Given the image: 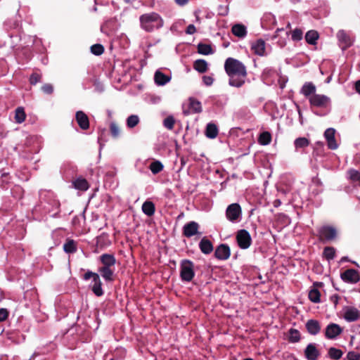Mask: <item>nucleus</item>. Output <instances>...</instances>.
Wrapping results in <instances>:
<instances>
[{
  "label": "nucleus",
  "mask_w": 360,
  "mask_h": 360,
  "mask_svg": "<svg viewBox=\"0 0 360 360\" xmlns=\"http://www.w3.org/2000/svg\"><path fill=\"white\" fill-rule=\"evenodd\" d=\"M26 114L22 107H18L15 111V121L16 123L20 124L25 121Z\"/></svg>",
  "instance_id": "2f4dec72"
},
{
  "label": "nucleus",
  "mask_w": 360,
  "mask_h": 360,
  "mask_svg": "<svg viewBox=\"0 0 360 360\" xmlns=\"http://www.w3.org/2000/svg\"><path fill=\"white\" fill-rule=\"evenodd\" d=\"M174 120L172 117H167L164 120V126L168 129H172L174 127Z\"/></svg>",
  "instance_id": "de8ad7c7"
},
{
  "label": "nucleus",
  "mask_w": 360,
  "mask_h": 360,
  "mask_svg": "<svg viewBox=\"0 0 360 360\" xmlns=\"http://www.w3.org/2000/svg\"><path fill=\"white\" fill-rule=\"evenodd\" d=\"M8 316V311L6 309H0V322L5 321Z\"/></svg>",
  "instance_id": "3c124183"
},
{
  "label": "nucleus",
  "mask_w": 360,
  "mask_h": 360,
  "mask_svg": "<svg viewBox=\"0 0 360 360\" xmlns=\"http://www.w3.org/2000/svg\"><path fill=\"white\" fill-rule=\"evenodd\" d=\"M282 30H283V29H277L276 32L278 33L280 31H282Z\"/></svg>",
  "instance_id": "680f3d73"
},
{
  "label": "nucleus",
  "mask_w": 360,
  "mask_h": 360,
  "mask_svg": "<svg viewBox=\"0 0 360 360\" xmlns=\"http://www.w3.org/2000/svg\"><path fill=\"white\" fill-rule=\"evenodd\" d=\"M193 264L188 260L181 262V279L190 281L194 276Z\"/></svg>",
  "instance_id": "1a4fd4ad"
},
{
  "label": "nucleus",
  "mask_w": 360,
  "mask_h": 360,
  "mask_svg": "<svg viewBox=\"0 0 360 360\" xmlns=\"http://www.w3.org/2000/svg\"><path fill=\"white\" fill-rule=\"evenodd\" d=\"M236 240L241 249H248L252 243V238L249 232L245 229L239 230L236 234Z\"/></svg>",
  "instance_id": "423d86ee"
},
{
  "label": "nucleus",
  "mask_w": 360,
  "mask_h": 360,
  "mask_svg": "<svg viewBox=\"0 0 360 360\" xmlns=\"http://www.w3.org/2000/svg\"><path fill=\"white\" fill-rule=\"evenodd\" d=\"M309 145V141L304 137L297 138L295 141V146L296 148H305L307 147Z\"/></svg>",
  "instance_id": "79ce46f5"
},
{
  "label": "nucleus",
  "mask_w": 360,
  "mask_h": 360,
  "mask_svg": "<svg viewBox=\"0 0 360 360\" xmlns=\"http://www.w3.org/2000/svg\"><path fill=\"white\" fill-rule=\"evenodd\" d=\"M154 79L157 85L163 86L169 82L170 77L160 70H157L154 75Z\"/></svg>",
  "instance_id": "4be33fe9"
},
{
  "label": "nucleus",
  "mask_w": 360,
  "mask_h": 360,
  "mask_svg": "<svg viewBox=\"0 0 360 360\" xmlns=\"http://www.w3.org/2000/svg\"><path fill=\"white\" fill-rule=\"evenodd\" d=\"M91 51L96 56H100L103 53L104 48L101 44H96L91 46Z\"/></svg>",
  "instance_id": "a18cd8bd"
},
{
  "label": "nucleus",
  "mask_w": 360,
  "mask_h": 360,
  "mask_svg": "<svg viewBox=\"0 0 360 360\" xmlns=\"http://www.w3.org/2000/svg\"><path fill=\"white\" fill-rule=\"evenodd\" d=\"M92 278L91 290L96 296H101L103 294L102 289V283L100 279V276L98 274L94 273L91 271H88L84 275V280H89Z\"/></svg>",
  "instance_id": "7ed1b4c3"
},
{
  "label": "nucleus",
  "mask_w": 360,
  "mask_h": 360,
  "mask_svg": "<svg viewBox=\"0 0 360 360\" xmlns=\"http://www.w3.org/2000/svg\"><path fill=\"white\" fill-rule=\"evenodd\" d=\"M2 298H3V294H2L1 290H0V301L2 300Z\"/></svg>",
  "instance_id": "bf43d9fd"
},
{
  "label": "nucleus",
  "mask_w": 360,
  "mask_h": 360,
  "mask_svg": "<svg viewBox=\"0 0 360 360\" xmlns=\"http://www.w3.org/2000/svg\"><path fill=\"white\" fill-rule=\"evenodd\" d=\"M328 354L330 359L338 360L342 358L343 352L340 349L330 347L328 349Z\"/></svg>",
  "instance_id": "c9c22d12"
},
{
  "label": "nucleus",
  "mask_w": 360,
  "mask_h": 360,
  "mask_svg": "<svg viewBox=\"0 0 360 360\" xmlns=\"http://www.w3.org/2000/svg\"><path fill=\"white\" fill-rule=\"evenodd\" d=\"M141 27L146 32H152L163 25V20L156 13H146L140 17Z\"/></svg>",
  "instance_id": "f03ea898"
},
{
  "label": "nucleus",
  "mask_w": 360,
  "mask_h": 360,
  "mask_svg": "<svg viewBox=\"0 0 360 360\" xmlns=\"http://www.w3.org/2000/svg\"><path fill=\"white\" fill-rule=\"evenodd\" d=\"M311 105L318 108H326L330 103L329 97L322 94H314L309 97Z\"/></svg>",
  "instance_id": "0eeeda50"
},
{
  "label": "nucleus",
  "mask_w": 360,
  "mask_h": 360,
  "mask_svg": "<svg viewBox=\"0 0 360 360\" xmlns=\"http://www.w3.org/2000/svg\"><path fill=\"white\" fill-rule=\"evenodd\" d=\"M271 141V135L269 131L262 132L259 138L258 142L260 145L266 146L269 145Z\"/></svg>",
  "instance_id": "72a5a7b5"
},
{
  "label": "nucleus",
  "mask_w": 360,
  "mask_h": 360,
  "mask_svg": "<svg viewBox=\"0 0 360 360\" xmlns=\"http://www.w3.org/2000/svg\"><path fill=\"white\" fill-rule=\"evenodd\" d=\"M215 257L221 260H226L231 255L230 248L227 245L221 244L219 245L214 252Z\"/></svg>",
  "instance_id": "4468645a"
},
{
  "label": "nucleus",
  "mask_w": 360,
  "mask_h": 360,
  "mask_svg": "<svg viewBox=\"0 0 360 360\" xmlns=\"http://www.w3.org/2000/svg\"><path fill=\"white\" fill-rule=\"evenodd\" d=\"M343 332V328L338 324L330 323L325 328L324 335L326 339L335 340Z\"/></svg>",
  "instance_id": "39448f33"
},
{
  "label": "nucleus",
  "mask_w": 360,
  "mask_h": 360,
  "mask_svg": "<svg viewBox=\"0 0 360 360\" xmlns=\"http://www.w3.org/2000/svg\"><path fill=\"white\" fill-rule=\"evenodd\" d=\"M343 318L347 322H353L360 319V311L352 306H345L342 309Z\"/></svg>",
  "instance_id": "6e6552de"
},
{
  "label": "nucleus",
  "mask_w": 360,
  "mask_h": 360,
  "mask_svg": "<svg viewBox=\"0 0 360 360\" xmlns=\"http://www.w3.org/2000/svg\"><path fill=\"white\" fill-rule=\"evenodd\" d=\"M319 236L321 239L331 240L336 237V230L331 226H323L320 229Z\"/></svg>",
  "instance_id": "f8f14e48"
},
{
  "label": "nucleus",
  "mask_w": 360,
  "mask_h": 360,
  "mask_svg": "<svg viewBox=\"0 0 360 360\" xmlns=\"http://www.w3.org/2000/svg\"><path fill=\"white\" fill-rule=\"evenodd\" d=\"M337 37L343 49L348 48L352 44V39L344 30H340L337 33Z\"/></svg>",
  "instance_id": "6ab92c4d"
},
{
  "label": "nucleus",
  "mask_w": 360,
  "mask_h": 360,
  "mask_svg": "<svg viewBox=\"0 0 360 360\" xmlns=\"http://www.w3.org/2000/svg\"><path fill=\"white\" fill-rule=\"evenodd\" d=\"M101 262L103 264L102 267L114 268L116 263V259L114 255L110 254H103L100 257Z\"/></svg>",
  "instance_id": "aec40b11"
},
{
  "label": "nucleus",
  "mask_w": 360,
  "mask_h": 360,
  "mask_svg": "<svg viewBox=\"0 0 360 360\" xmlns=\"http://www.w3.org/2000/svg\"><path fill=\"white\" fill-rule=\"evenodd\" d=\"M307 332L311 335H316L321 331V324L319 321L309 319L306 323Z\"/></svg>",
  "instance_id": "f3484780"
},
{
  "label": "nucleus",
  "mask_w": 360,
  "mask_h": 360,
  "mask_svg": "<svg viewBox=\"0 0 360 360\" xmlns=\"http://www.w3.org/2000/svg\"><path fill=\"white\" fill-rule=\"evenodd\" d=\"M268 71H269L268 70H264V73L266 74Z\"/></svg>",
  "instance_id": "338daca9"
},
{
  "label": "nucleus",
  "mask_w": 360,
  "mask_h": 360,
  "mask_svg": "<svg viewBox=\"0 0 360 360\" xmlns=\"http://www.w3.org/2000/svg\"><path fill=\"white\" fill-rule=\"evenodd\" d=\"M347 360H360V353L350 351L347 354Z\"/></svg>",
  "instance_id": "09e8293b"
},
{
  "label": "nucleus",
  "mask_w": 360,
  "mask_h": 360,
  "mask_svg": "<svg viewBox=\"0 0 360 360\" xmlns=\"http://www.w3.org/2000/svg\"><path fill=\"white\" fill-rule=\"evenodd\" d=\"M195 32H196V28L192 24L189 25L186 29V33L188 34H193L195 33Z\"/></svg>",
  "instance_id": "5fc2aeb1"
},
{
  "label": "nucleus",
  "mask_w": 360,
  "mask_h": 360,
  "mask_svg": "<svg viewBox=\"0 0 360 360\" xmlns=\"http://www.w3.org/2000/svg\"><path fill=\"white\" fill-rule=\"evenodd\" d=\"M303 37V32L300 28L295 29L291 33V38L295 41H300Z\"/></svg>",
  "instance_id": "c03bdc74"
},
{
  "label": "nucleus",
  "mask_w": 360,
  "mask_h": 360,
  "mask_svg": "<svg viewBox=\"0 0 360 360\" xmlns=\"http://www.w3.org/2000/svg\"><path fill=\"white\" fill-rule=\"evenodd\" d=\"M300 340V332L295 328H290L289 330V336H288V340L290 342H297Z\"/></svg>",
  "instance_id": "4c0bfd02"
},
{
  "label": "nucleus",
  "mask_w": 360,
  "mask_h": 360,
  "mask_svg": "<svg viewBox=\"0 0 360 360\" xmlns=\"http://www.w3.org/2000/svg\"><path fill=\"white\" fill-rule=\"evenodd\" d=\"M335 250L332 247H326L323 250V256L327 260H331L334 258Z\"/></svg>",
  "instance_id": "37998d69"
},
{
  "label": "nucleus",
  "mask_w": 360,
  "mask_h": 360,
  "mask_svg": "<svg viewBox=\"0 0 360 360\" xmlns=\"http://www.w3.org/2000/svg\"><path fill=\"white\" fill-rule=\"evenodd\" d=\"M253 53L259 56H264L266 51V44L263 39H257L251 44Z\"/></svg>",
  "instance_id": "ddd939ff"
},
{
  "label": "nucleus",
  "mask_w": 360,
  "mask_h": 360,
  "mask_svg": "<svg viewBox=\"0 0 360 360\" xmlns=\"http://www.w3.org/2000/svg\"><path fill=\"white\" fill-rule=\"evenodd\" d=\"M319 37V33L316 31L309 30L305 34V39L308 44L315 45Z\"/></svg>",
  "instance_id": "cd10ccee"
},
{
  "label": "nucleus",
  "mask_w": 360,
  "mask_h": 360,
  "mask_svg": "<svg viewBox=\"0 0 360 360\" xmlns=\"http://www.w3.org/2000/svg\"><path fill=\"white\" fill-rule=\"evenodd\" d=\"M242 215V210L239 204L232 203L226 210V217L229 221L236 223L240 221Z\"/></svg>",
  "instance_id": "20e7f679"
},
{
  "label": "nucleus",
  "mask_w": 360,
  "mask_h": 360,
  "mask_svg": "<svg viewBox=\"0 0 360 360\" xmlns=\"http://www.w3.org/2000/svg\"><path fill=\"white\" fill-rule=\"evenodd\" d=\"M273 205L275 207H278L281 205V201L278 199H276L273 202Z\"/></svg>",
  "instance_id": "6e6d98bb"
},
{
  "label": "nucleus",
  "mask_w": 360,
  "mask_h": 360,
  "mask_svg": "<svg viewBox=\"0 0 360 360\" xmlns=\"http://www.w3.org/2000/svg\"><path fill=\"white\" fill-rule=\"evenodd\" d=\"M304 355L308 360H317L319 356V352L316 345L314 343L309 344L304 350Z\"/></svg>",
  "instance_id": "a211bd4d"
},
{
  "label": "nucleus",
  "mask_w": 360,
  "mask_h": 360,
  "mask_svg": "<svg viewBox=\"0 0 360 360\" xmlns=\"http://www.w3.org/2000/svg\"><path fill=\"white\" fill-rule=\"evenodd\" d=\"M110 129L111 134L113 137L117 138L119 136L120 130L116 123L111 122L110 124Z\"/></svg>",
  "instance_id": "49530a36"
},
{
  "label": "nucleus",
  "mask_w": 360,
  "mask_h": 360,
  "mask_svg": "<svg viewBox=\"0 0 360 360\" xmlns=\"http://www.w3.org/2000/svg\"><path fill=\"white\" fill-rule=\"evenodd\" d=\"M76 121L82 129L86 130L89 127L88 116L82 110H79L75 115Z\"/></svg>",
  "instance_id": "dca6fc26"
},
{
  "label": "nucleus",
  "mask_w": 360,
  "mask_h": 360,
  "mask_svg": "<svg viewBox=\"0 0 360 360\" xmlns=\"http://www.w3.org/2000/svg\"><path fill=\"white\" fill-rule=\"evenodd\" d=\"M198 52L202 55H210L213 53V51L210 45L201 43L198 45Z\"/></svg>",
  "instance_id": "e433bc0d"
},
{
  "label": "nucleus",
  "mask_w": 360,
  "mask_h": 360,
  "mask_svg": "<svg viewBox=\"0 0 360 360\" xmlns=\"http://www.w3.org/2000/svg\"><path fill=\"white\" fill-rule=\"evenodd\" d=\"M347 257H343L342 258V261H347Z\"/></svg>",
  "instance_id": "e2e57ef3"
},
{
  "label": "nucleus",
  "mask_w": 360,
  "mask_h": 360,
  "mask_svg": "<svg viewBox=\"0 0 360 360\" xmlns=\"http://www.w3.org/2000/svg\"><path fill=\"white\" fill-rule=\"evenodd\" d=\"M142 211L147 216H152L155 212L154 204L150 201H146L142 205Z\"/></svg>",
  "instance_id": "c85d7f7f"
},
{
  "label": "nucleus",
  "mask_w": 360,
  "mask_h": 360,
  "mask_svg": "<svg viewBox=\"0 0 360 360\" xmlns=\"http://www.w3.org/2000/svg\"><path fill=\"white\" fill-rule=\"evenodd\" d=\"M39 80L40 76L37 73H34L30 76V81L32 84H36Z\"/></svg>",
  "instance_id": "603ef678"
},
{
  "label": "nucleus",
  "mask_w": 360,
  "mask_h": 360,
  "mask_svg": "<svg viewBox=\"0 0 360 360\" xmlns=\"http://www.w3.org/2000/svg\"><path fill=\"white\" fill-rule=\"evenodd\" d=\"M139 122V117L136 115H131L127 119V126L129 128H134Z\"/></svg>",
  "instance_id": "a19ab883"
},
{
  "label": "nucleus",
  "mask_w": 360,
  "mask_h": 360,
  "mask_svg": "<svg viewBox=\"0 0 360 360\" xmlns=\"http://www.w3.org/2000/svg\"><path fill=\"white\" fill-rule=\"evenodd\" d=\"M335 132L334 128H328L324 132V138L326 140L328 148L330 150H336L338 148V143L335 139Z\"/></svg>",
  "instance_id": "9b49d317"
},
{
  "label": "nucleus",
  "mask_w": 360,
  "mask_h": 360,
  "mask_svg": "<svg viewBox=\"0 0 360 360\" xmlns=\"http://www.w3.org/2000/svg\"><path fill=\"white\" fill-rule=\"evenodd\" d=\"M98 271L105 281H113L114 268L100 267Z\"/></svg>",
  "instance_id": "a878e982"
},
{
  "label": "nucleus",
  "mask_w": 360,
  "mask_h": 360,
  "mask_svg": "<svg viewBox=\"0 0 360 360\" xmlns=\"http://www.w3.org/2000/svg\"><path fill=\"white\" fill-rule=\"evenodd\" d=\"M199 248L204 254H210L213 250V245L210 240L206 238H202L199 243Z\"/></svg>",
  "instance_id": "b1692460"
},
{
  "label": "nucleus",
  "mask_w": 360,
  "mask_h": 360,
  "mask_svg": "<svg viewBox=\"0 0 360 360\" xmlns=\"http://www.w3.org/2000/svg\"><path fill=\"white\" fill-rule=\"evenodd\" d=\"M316 89V86L312 82H306L302 86L300 92L309 99L311 96L315 94Z\"/></svg>",
  "instance_id": "412c9836"
},
{
  "label": "nucleus",
  "mask_w": 360,
  "mask_h": 360,
  "mask_svg": "<svg viewBox=\"0 0 360 360\" xmlns=\"http://www.w3.org/2000/svg\"><path fill=\"white\" fill-rule=\"evenodd\" d=\"M349 179L351 181L357 185L360 186V172L354 169H351L347 172Z\"/></svg>",
  "instance_id": "c756f323"
},
{
  "label": "nucleus",
  "mask_w": 360,
  "mask_h": 360,
  "mask_svg": "<svg viewBox=\"0 0 360 360\" xmlns=\"http://www.w3.org/2000/svg\"><path fill=\"white\" fill-rule=\"evenodd\" d=\"M224 69L229 76V84L240 87L245 81L247 70L245 66L239 60L228 58L224 63Z\"/></svg>",
  "instance_id": "f257e3e1"
},
{
  "label": "nucleus",
  "mask_w": 360,
  "mask_h": 360,
  "mask_svg": "<svg viewBox=\"0 0 360 360\" xmlns=\"http://www.w3.org/2000/svg\"><path fill=\"white\" fill-rule=\"evenodd\" d=\"M290 23H288L287 28H290Z\"/></svg>",
  "instance_id": "0e129e2a"
},
{
  "label": "nucleus",
  "mask_w": 360,
  "mask_h": 360,
  "mask_svg": "<svg viewBox=\"0 0 360 360\" xmlns=\"http://www.w3.org/2000/svg\"><path fill=\"white\" fill-rule=\"evenodd\" d=\"M342 280L349 283H356L360 281V274L357 270L349 269L345 271L340 276Z\"/></svg>",
  "instance_id": "9d476101"
},
{
  "label": "nucleus",
  "mask_w": 360,
  "mask_h": 360,
  "mask_svg": "<svg viewBox=\"0 0 360 360\" xmlns=\"http://www.w3.org/2000/svg\"><path fill=\"white\" fill-rule=\"evenodd\" d=\"M205 134L208 138H215L218 134L217 127L214 124H208L206 127Z\"/></svg>",
  "instance_id": "7c9ffc66"
},
{
  "label": "nucleus",
  "mask_w": 360,
  "mask_h": 360,
  "mask_svg": "<svg viewBox=\"0 0 360 360\" xmlns=\"http://www.w3.org/2000/svg\"><path fill=\"white\" fill-rule=\"evenodd\" d=\"M42 91L46 94H51L53 88L51 84H46L41 87Z\"/></svg>",
  "instance_id": "864d4df0"
},
{
  "label": "nucleus",
  "mask_w": 360,
  "mask_h": 360,
  "mask_svg": "<svg viewBox=\"0 0 360 360\" xmlns=\"http://www.w3.org/2000/svg\"><path fill=\"white\" fill-rule=\"evenodd\" d=\"M232 33L239 38H244L247 35L246 27L242 24H236L231 28Z\"/></svg>",
  "instance_id": "5701e85b"
},
{
  "label": "nucleus",
  "mask_w": 360,
  "mask_h": 360,
  "mask_svg": "<svg viewBox=\"0 0 360 360\" xmlns=\"http://www.w3.org/2000/svg\"><path fill=\"white\" fill-rule=\"evenodd\" d=\"M163 167L164 166L162 162L158 160H155L151 162L149 167L151 172L154 174L160 172L163 169Z\"/></svg>",
  "instance_id": "58836bf2"
},
{
  "label": "nucleus",
  "mask_w": 360,
  "mask_h": 360,
  "mask_svg": "<svg viewBox=\"0 0 360 360\" xmlns=\"http://www.w3.org/2000/svg\"><path fill=\"white\" fill-rule=\"evenodd\" d=\"M63 250L67 253H73L77 251V245L73 240L68 239L63 245Z\"/></svg>",
  "instance_id": "f704fd0d"
},
{
  "label": "nucleus",
  "mask_w": 360,
  "mask_h": 360,
  "mask_svg": "<svg viewBox=\"0 0 360 360\" xmlns=\"http://www.w3.org/2000/svg\"><path fill=\"white\" fill-rule=\"evenodd\" d=\"M73 184L75 188L80 191H86L89 187L87 181L82 178L76 179Z\"/></svg>",
  "instance_id": "473e14b6"
},
{
  "label": "nucleus",
  "mask_w": 360,
  "mask_h": 360,
  "mask_svg": "<svg viewBox=\"0 0 360 360\" xmlns=\"http://www.w3.org/2000/svg\"><path fill=\"white\" fill-rule=\"evenodd\" d=\"M188 1H189V0H181V5L185 4L188 3Z\"/></svg>",
  "instance_id": "13d9d810"
},
{
  "label": "nucleus",
  "mask_w": 360,
  "mask_h": 360,
  "mask_svg": "<svg viewBox=\"0 0 360 360\" xmlns=\"http://www.w3.org/2000/svg\"><path fill=\"white\" fill-rule=\"evenodd\" d=\"M175 2H176L177 4L180 5V0H175Z\"/></svg>",
  "instance_id": "052dcab7"
},
{
  "label": "nucleus",
  "mask_w": 360,
  "mask_h": 360,
  "mask_svg": "<svg viewBox=\"0 0 360 360\" xmlns=\"http://www.w3.org/2000/svg\"><path fill=\"white\" fill-rule=\"evenodd\" d=\"M184 235L188 238L198 233L199 224L195 221H190L184 226Z\"/></svg>",
  "instance_id": "2eb2a0df"
},
{
  "label": "nucleus",
  "mask_w": 360,
  "mask_h": 360,
  "mask_svg": "<svg viewBox=\"0 0 360 360\" xmlns=\"http://www.w3.org/2000/svg\"><path fill=\"white\" fill-rule=\"evenodd\" d=\"M188 108V112H200L202 110L200 102L193 98H189Z\"/></svg>",
  "instance_id": "bb28decb"
},
{
  "label": "nucleus",
  "mask_w": 360,
  "mask_h": 360,
  "mask_svg": "<svg viewBox=\"0 0 360 360\" xmlns=\"http://www.w3.org/2000/svg\"><path fill=\"white\" fill-rule=\"evenodd\" d=\"M193 68L199 73H205L208 70V63L205 60L198 59L193 63Z\"/></svg>",
  "instance_id": "393cba45"
},
{
  "label": "nucleus",
  "mask_w": 360,
  "mask_h": 360,
  "mask_svg": "<svg viewBox=\"0 0 360 360\" xmlns=\"http://www.w3.org/2000/svg\"><path fill=\"white\" fill-rule=\"evenodd\" d=\"M320 296H321L320 292L315 288H313L312 289H311L309 292V300L314 303L320 302V301H321Z\"/></svg>",
  "instance_id": "ea45409f"
},
{
  "label": "nucleus",
  "mask_w": 360,
  "mask_h": 360,
  "mask_svg": "<svg viewBox=\"0 0 360 360\" xmlns=\"http://www.w3.org/2000/svg\"><path fill=\"white\" fill-rule=\"evenodd\" d=\"M244 360H253V359H250V358H247V359H245Z\"/></svg>",
  "instance_id": "69168bd1"
},
{
  "label": "nucleus",
  "mask_w": 360,
  "mask_h": 360,
  "mask_svg": "<svg viewBox=\"0 0 360 360\" xmlns=\"http://www.w3.org/2000/svg\"><path fill=\"white\" fill-rule=\"evenodd\" d=\"M356 90L358 93L360 94V80L356 82Z\"/></svg>",
  "instance_id": "4d7b16f0"
},
{
  "label": "nucleus",
  "mask_w": 360,
  "mask_h": 360,
  "mask_svg": "<svg viewBox=\"0 0 360 360\" xmlns=\"http://www.w3.org/2000/svg\"><path fill=\"white\" fill-rule=\"evenodd\" d=\"M202 82L206 86H211L214 82V78L210 75H205L202 77Z\"/></svg>",
  "instance_id": "8fccbe9b"
}]
</instances>
